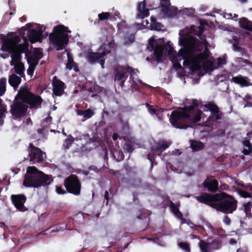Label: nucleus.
<instances>
[{"label": "nucleus", "instance_id": "obj_1", "mask_svg": "<svg viewBox=\"0 0 252 252\" xmlns=\"http://www.w3.org/2000/svg\"><path fill=\"white\" fill-rule=\"evenodd\" d=\"M179 43L184 49L179 50L175 59L177 61L184 60V66L196 67L211 55L208 48V42L205 39L200 41L196 37L189 35L180 38Z\"/></svg>", "mask_w": 252, "mask_h": 252}, {"label": "nucleus", "instance_id": "obj_2", "mask_svg": "<svg viewBox=\"0 0 252 252\" xmlns=\"http://www.w3.org/2000/svg\"><path fill=\"white\" fill-rule=\"evenodd\" d=\"M195 198L199 202L225 214H232L237 208V200L223 191L214 194L204 192Z\"/></svg>", "mask_w": 252, "mask_h": 252}, {"label": "nucleus", "instance_id": "obj_3", "mask_svg": "<svg viewBox=\"0 0 252 252\" xmlns=\"http://www.w3.org/2000/svg\"><path fill=\"white\" fill-rule=\"evenodd\" d=\"M52 176L38 170L35 166H29L27 169L23 185L26 187L37 188L39 187H47L53 181Z\"/></svg>", "mask_w": 252, "mask_h": 252}, {"label": "nucleus", "instance_id": "obj_4", "mask_svg": "<svg viewBox=\"0 0 252 252\" xmlns=\"http://www.w3.org/2000/svg\"><path fill=\"white\" fill-rule=\"evenodd\" d=\"M71 31L68 28L63 25H59L54 27L53 32L49 35L50 42L56 46L58 51L63 50L68 42V33Z\"/></svg>", "mask_w": 252, "mask_h": 252}, {"label": "nucleus", "instance_id": "obj_5", "mask_svg": "<svg viewBox=\"0 0 252 252\" xmlns=\"http://www.w3.org/2000/svg\"><path fill=\"white\" fill-rule=\"evenodd\" d=\"M190 120L189 114L183 107L173 110L169 116L171 125L179 129H185L189 127Z\"/></svg>", "mask_w": 252, "mask_h": 252}, {"label": "nucleus", "instance_id": "obj_6", "mask_svg": "<svg viewBox=\"0 0 252 252\" xmlns=\"http://www.w3.org/2000/svg\"><path fill=\"white\" fill-rule=\"evenodd\" d=\"M21 40V36L17 35L13 36L11 38L6 37L2 40L0 50L8 52L11 55L12 60L10 61V65L11 66L21 62L20 61L22 57L21 54L15 51L14 49L10 47V46L16 44L17 42H20Z\"/></svg>", "mask_w": 252, "mask_h": 252}, {"label": "nucleus", "instance_id": "obj_7", "mask_svg": "<svg viewBox=\"0 0 252 252\" xmlns=\"http://www.w3.org/2000/svg\"><path fill=\"white\" fill-rule=\"evenodd\" d=\"M23 102L30 105V108L40 107L43 99L39 95H35L26 88H21L18 94Z\"/></svg>", "mask_w": 252, "mask_h": 252}, {"label": "nucleus", "instance_id": "obj_8", "mask_svg": "<svg viewBox=\"0 0 252 252\" xmlns=\"http://www.w3.org/2000/svg\"><path fill=\"white\" fill-rule=\"evenodd\" d=\"M63 185L68 193L75 196L81 194V183L78 177L75 174H70L64 180Z\"/></svg>", "mask_w": 252, "mask_h": 252}, {"label": "nucleus", "instance_id": "obj_9", "mask_svg": "<svg viewBox=\"0 0 252 252\" xmlns=\"http://www.w3.org/2000/svg\"><path fill=\"white\" fill-rule=\"evenodd\" d=\"M10 107V112L14 119L23 117L27 114L28 106L21 100L14 101Z\"/></svg>", "mask_w": 252, "mask_h": 252}, {"label": "nucleus", "instance_id": "obj_10", "mask_svg": "<svg viewBox=\"0 0 252 252\" xmlns=\"http://www.w3.org/2000/svg\"><path fill=\"white\" fill-rule=\"evenodd\" d=\"M115 80H126L128 77V73L130 74V78L134 73L133 68L128 65H118L114 69Z\"/></svg>", "mask_w": 252, "mask_h": 252}, {"label": "nucleus", "instance_id": "obj_11", "mask_svg": "<svg viewBox=\"0 0 252 252\" xmlns=\"http://www.w3.org/2000/svg\"><path fill=\"white\" fill-rule=\"evenodd\" d=\"M30 153L29 156L30 161L34 164L41 163L43 161V152L39 148L34 146L32 143L29 145Z\"/></svg>", "mask_w": 252, "mask_h": 252}, {"label": "nucleus", "instance_id": "obj_12", "mask_svg": "<svg viewBox=\"0 0 252 252\" xmlns=\"http://www.w3.org/2000/svg\"><path fill=\"white\" fill-rule=\"evenodd\" d=\"M43 54L38 48H34V51H29L26 53L25 58L28 64H32L37 65L39 61L42 58Z\"/></svg>", "mask_w": 252, "mask_h": 252}, {"label": "nucleus", "instance_id": "obj_13", "mask_svg": "<svg viewBox=\"0 0 252 252\" xmlns=\"http://www.w3.org/2000/svg\"><path fill=\"white\" fill-rule=\"evenodd\" d=\"M11 201L16 208L21 212H25L27 210L24 206L27 198L24 194H12L11 196Z\"/></svg>", "mask_w": 252, "mask_h": 252}, {"label": "nucleus", "instance_id": "obj_14", "mask_svg": "<svg viewBox=\"0 0 252 252\" xmlns=\"http://www.w3.org/2000/svg\"><path fill=\"white\" fill-rule=\"evenodd\" d=\"M53 95L56 96H61L64 93V89L66 88L65 84L61 80L54 76L53 78Z\"/></svg>", "mask_w": 252, "mask_h": 252}, {"label": "nucleus", "instance_id": "obj_15", "mask_svg": "<svg viewBox=\"0 0 252 252\" xmlns=\"http://www.w3.org/2000/svg\"><path fill=\"white\" fill-rule=\"evenodd\" d=\"M43 31L42 26L37 27V29L30 30L27 33L30 41L32 43L41 42L42 39Z\"/></svg>", "mask_w": 252, "mask_h": 252}, {"label": "nucleus", "instance_id": "obj_16", "mask_svg": "<svg viewBox=\"0 0 252 252\" xmlns=\"http://www.w3.org/2000/svg\"><path fill=\"white\" fill-rule=\"evenodd\" d=\"M104 116H102V119L98 123L95 124V132L96 135L100 136L101 138L107 139L109 138L108 134L109 128L106 126V122L103 120Z\"/></svg>", "mask_w": 252, "mask_h": 252}, {"label": "nucleus", "instance_id": "obj_17", "mask_svg": "<svg viewBox=\"0 0 252 252\" xmlns=\"http://www.w3.org/2000/svg\"><path fill=\"white\" fill-rule=\"evenodd\" d=\"M23 39L24 40L23 43L19 44V42H17L16 44L10 46V47L14 49L15 51L19 53L21 55L23 53H25V55H26V53H28L30 51L29 49V42L27 37H25L24 35H23Z\"/></svg>", "mask_w": 252, "mask_h": 252}, {"label": "nucleus", "instance_id": "obj_18", "mask_svg": "<svg viewBox=\"0 0 252 252\" xmlns=\"http://www.w3.org/2000/svg\"><path fill=\"white\" fill-rule=\"evenodd\" d=\"M170 143L164 140L157 142L156 146L151 148L152 152H153L157 156H160L161 153L169 147Z\"/></svg>", "mask_w": 252, "mask_h": 252}, {"label": "nucleus", "instance_id": "obj_19", "mask_svg": "<svg viewBox=\"0 0 252 252\" xmlns=\"http://www.w3.org/2000/svg\"><path fill=\"white\" fill-rule=\"evenodd\" d=\"M203 186L207 189L209 192L215 193L219 189V182L216 179L210 181L206 179L203 183Z\"/></svg>", "mask_w": 252, "mask_h": 252}, {"label": "nucleus", "instance_id": "obj_20", "mask_svg": "<svg viewBox=\"0 0 252 252\" xmlns=\"http://www.w3.org/2000/svg\"><path fill=\"white\" fill-rule=\"evenodd\" d=\"M205 107L211 111L212 116L215 118V120L221 119V113L220 112L219 108L216 104L214 103L209 102L205 105Z\"/></svg>", "mask_w": 252, "mask_h": 252}, {"label": "nucleus", "instance_id": "obj_21", "mask_svg": "<svg viewBox=\"0 0 252 252\" xmlns=\"http://www.w3.org/2000/svg\"><path fill=\"white\" fill-rule=\"evenodd\" d=\"M164 45L162 44H156V47L152 50L154 51L153 58V61L159 63L161 61V58L163 56Z\"/></svg>", "mask_w": 252, "mask_h": 252}, {"label": "nucleus", "instance_id": "obj_22", "mask_svg": "<svg viewBox=\"0 0 252 252\" xmlns=\"http://www.w3.org/2000/svg\"><path fill=\"white\" fill-rule=\"evenodd\" d=\"M146 2L145 0L138 3L137 10L139 13L137 15V18L143 19L149 16V10L148 9L146 8Z\"/></svg>", "mask_w": 252, "mask_h": 252}, {"label": "nucleus", "instance_id": "obj_23", "mask_svg": "<svg viewBox=\"0 0 252 252\" xmlns=\"http://www.w3.org/2000/svg\"><path fill=\"white\" fill-rule=\"evenodd\" d=\"M231 81L239 85L241 87L249 86L251 85L249 82V78L247 77H243L241 75L233 77Z\"/></svg>", "mask_w": 252, "mask_h": 252}, {"label": "nucleus", "instance_id": "obj_24", "mask_svg": "<svg viewBox=\"0 0 252 252\" xmlns=\"http://www.w3.org/2000/svg\"><path fill=\"white\" fill-rule=\"evenodd\" d=\"M190 148L191 149L192 152H198L203 150L205 145L204 143L200 141L195 140H190Z\"/></svg>", "mask_w": 252, "mask_h": 252}, {"label": "nucleus", "instance_id": "obj_25", "mask_svg": "<svg viewBox=\"0 0 252 252\" xmlns=\"http://www.w3.org/2000/svg\"><path fill=\"white\" fill-rule=\"evenodd\" d=\"M177 8L167 5L163 6L161 9V12L167 17H173L176 15L177 13Z\"/></svg>", "mask_w": 252, "mask_h": 252}, {"label": "nucleus", "instance_id": "obj_26", "mask_svg": "<svg viewBox=\"0 0 252 252\" xmlns=\"http://www.w3.org/2000/svg\"><path fill=\"white\" fill-rule=\"evenodd\" d=\"M105 54H102L100 53L90 52L87 54L86 58L90 63H94L99 59L103 58Z\"/></svg>", "mask_w": 252, "mask_h": 252}, {"label": "nucleus", "instance_id": "obj_27", "mask_svg": "<svg viewBox=\"0 0 252 252\" xmlns=\"http://www.w3.org/2000/svg\"><path fill=\"white\" fill-rule=\"evenodd\" d=\"M21 82V78L15 74L10 75L8 79V83L14 89H17Z\"/></svg>", "mask_w": 252, "mask_h": 252}, {"label": "nucleus", "instance_id": "obj_28", "mask_svg": "<svg viewBox=\"0 0 252 252\" xmlns=\"http://www.w3.org/2000/svg\"><path fill=\"white\" fill-rule=\"evenodd\" d=\"M66 68L68 70H71L73 68L75 72L79 71L77 64L74 62L72 57L69 53L67 54V63L66 64Z\"/></svg>", "mask_w": 252, "mask_h": 252}, {"label": "nucleus", "instance_id": "obj_29", "mask_svg": "<svg viewBox=\"0 0 252 252\" xmlns=\"http://www.w3.org/2000/svg\"><path fill=\"white\" fill-rule=\"evenodd\" d=\"M239 24L241 28L248 31L252 32V22L246 18H242L240 19Z\"/></svg>", "mask_w": 252, "mask_h": 252}, {"label": "nucleus", "instance_id": "obj_30", "mask_svg": "<svg viewBox=\"0 0 252 252\" xmlns=\"http://www.w3.org/2000/svg\"><path fill=\"white\" fill-rule=\"evenodd\" d=\"M76 113L78 116H83L86 119L91 118L94 115V112L90 109L85 110L77 109Z\"/></svg>", "mask_w": 252, "mask_h": 252}, {"label": "nucleus", "instance_id": "obj_31", "mask_svg": "<svg viewBox=\"0 0 252 252\" xmlns=\"http://www.w3.org/2000/svg\"><path fill=\"white\" fill-rule=\"evenodd\" d=\"M194 112H195V114L193 116H192V114H193L194 113H189V118L190 119L189 120V123L190 122L196 123L200 121L201 120V114L202 113V111L200 110L196 109Z\"/></svg>", "mask_w": 252, "mask_h": 252}, {"label": "nucleus", "instance_id": "obj_32", "mask_svg": "<svg viewBox=\"0 0 252 252\" xmlns=\"http://www.w3.org/2000/svg\"><path fill=\"white\" fill-rule=\"evenodd\" d=\"M14 70L16 73L19 74L21 77L25 76L24 64L23 63H16L14 65Z\"/></svg>", "mask_w": 252, "mask_h": 252}, {"label": "nucleus", "instance_id": "obj_33", "mask_svg": "<svg viewBox=\"0 0 252 252\" xmlns=\"http://www.w3.org/2000/svg\"><path fill=\"white\" fill-rule=\"evenodd\" d=\"M243 145L248 149H244L243 150V153L245 155H249L252 152V145L250 143V140L247 139V138L243 141Z\"/></svg>", "mask_w": 252, "mask_h": 252}, {"label": "nucleus", "instance_id": "obj_34", "mask_svg": "<svg viewBox=\"0 0 252 252\" xmlns=\"http://www.w3.org/2000/svg\"><path fill=\"white\" fill-rule=\"evenodd\" d=\"M74 139L72 136L69 135L67 138H66L63 141V147L65 149L67 150L70 148L72 144L74 143Z\"/></svg>", "mask_w": 252, "mask_h": 252}, {"label": "nucleus", "instance_id": "obj_35", "mask_svg": "<svg viewBox=\"0 0 252 252\" xmlns=\"http://www.w3.org/2000/svg\"><path fill=\"white\" fill-rule=\"evenodd\" d=\"M210 249L218 250L221 247V241L218 239L213 240L211 242H209Z\"/></svg>", "mask_w": 252, "mask_h": 252}, {"label": "nucleus", "instance_id": "obj_36", "mask_svg": "<svg viewBox=\"0 0 252 252\" xmlns=\"http://www.w3.org/2000/svg\"><path fill=\"white\" fill-rule=\"evenodd\" d=\"M198 106V102L197 100L193 99L192 100V105H190L189 107H184L183 108L187 111L188 113H194L195 108H197Z\"/></svg>", "mask_w": 252, "mask_h": 252}, {"label": "nucleus", "instance_id": "obj_37", "mask_svg": "<svg viewBox=\"0 0 252 252\" xmlns=\"http://www.w3.org/2000/svg\"><path fill=\"white\" fill-rule=\"evenodd\" d=\"M6 79L2 77L0 79V96H3L6 92Z\"/></svg>", "mask_w": 252, "mask_h": 252}, {"label": "nucleus", "instance_id": "obj_38", "mask_svg": "<svg viewBox=\"0 0 252 252\" xmlns=\"http://www.w3.org/2000/svg\"><path fill=\"white\" fill-rule=\"evenodd\" d=\"M113 17L110 12H103L98 15V22L99 21H104L110 19L111 20Z\"/></svg>", "mask_w": 252, "mask_h": 252}, {"label": "nucleus", "instance_id": "obj_39", "mask_svg": "<svg viewBox=\"0 0 252 252\" xmlns=\"http://www.w3.org/2000/svg\"><path fill=\"white\" fill-rule=\"evenodd\" d=\"M2 100L0 98V125L3 123V118L4 117V113L6 112V105L2 104Z\"/></svg>", "mask_w": 252, "mask_h": 252}, {"label": "nucleus", "instance_id": "obj_40", "mask_svg": "<svg viewBox=\"0 0 252 252\" xmlns=\"http://www.w3.org/2000/svg\"><path fill=\"white\" fill-rule=\"evenodd\" d=\"M199 246L201 252H208L209 250H210L209 242H206L204 240H200Z\"/></svg>", "mask_w": 252, "mask_h": 252}, {"label": "nucleus", "instance_id": "obj_41", "mask_svg": "<svg viewBox=\"0 0 252 252\" xmlns=\"http://www.w3.org/2000/svg\"><path fill=\"white\" fill-rule=\"evenodd\" d=\"M113 156L117 161H120L124 159V154L121 150H115L113 153Z\"/></svg>", "mask_w": 252, "mask_h": 252}, {"label": "nucleus", "instance_id": "obj_42", "mask_svg": "<svg viewBox=\"0 0 252 252\" xmlns=\"http://www.w3.org/2000/svg\"><path fill=\"white\" fill-rule=\"evenodd\" d=\"M111 45L110 43L103 44L101 46V49L102 52H100V54H105V56L111 52Z\"/></svg>", "mask_w": 252, "mask_h": 252}, {"label": "nucleus", "instance_id": "obj_43", "mask_svg": "<svg viewBox=\"0 0 252 252\" xmlns=\"http://www.w3.org/2000/svg\"><path fill=\"white\" fill-rule=\"evenodd\" d=\"M208 58L203 61L201 63H203V67L204 69H210L213 68V63L210 60H207Z\"/></svg>", "mask_w": 252, "mask_h": 252}, {"label": "nucleus", "instance_id": "obj_44", "mask_svg": "<svg viewBox=\"0 0 252 252\" xmlns=\"http://www.w3.org/2000/svg\"><path fill=\"white\" fill-rule=\"evenodd\" d=\"M178 246L185 252H190V246L189 243L186 242H180Z\"/></svg>", "mask_w": 252, "mask_h": 252}, {"label": "nucleus", "instance_id": "obj_45", "mask_svg": "<svg viewBox=\"0 0 252 252\" xmlns=\"http://www.w3.org/2000/svg\"><path fill=\"white\" fill-rule=\"evenodd\" d=\"M157 156L155 153H154L153 152H152L151 151V152L149 153L147 155V158L151 162V166L152 167L154 163H155L156 164H157L156 162H155V157Z\"/></svg>", "mask_w": 252, "mask_h": 252}, {"label": "nucleus", "instance_id": "obj_46", "mask_svg": "<svg viewBox=\"0 0 252 252\" xmlns=\"http://www.w3.org/2000/svg\"><path fill=\"white\" fill-rule=\"evenodd\" d=\"M233 39L234 41L232 45L233 50L234 51H239V50L241 47L239 46V42L237 37L236 36H234Z\"/></svg>", "mask_w": 252, "mask_h": 252}, {"label": "nucleus", "instance_id": "obj_47", "mask_svg": "<svg viewBox=\"0 0 252 252\" xmlns=\"http://www.w3.org/2000/svg\"><path fill=\"white\" fill-rule=\"evenodd\" d=\"M251 206H252V203L251 202H247L244 204V212L246 213L247 216H248V214H250L251 213Z\"/></svg>", "mask_w": 252, "mask_h": 252}, {"label": "nucleus", "instance_id": "obj_48", "mask_svg": "<svg viewBox=\"0 0 252 252\" xmlns=\"http://www.w3.org/2000/svg\"><path fill=\"white\" fill-rule=\"evenodd\" d=\"M56 191L59 194H66L67 191L65 190L62 185L56 186Z\"/></svg>", "mask_w": 252, "mask_h": 252}, {"label": "nucleus", "instance_id": "obj_49", "mask_svg": "<svg viewBox=\"0 0 252 252\" xmlns=\"http://www.w3.org/2000/svg\"><path fill=\"white\" fill-rule=\"evenodd\" d=\"M29 66L27 69V74L32 77L33 74L35 67L37 65L32 64H29Z\"/></svg>", "mask_w": 252, "mask_h": 252}, {"label": "nucleus", "instance_id": "obj_50", "mask_svg": "<svg viewBox=\"0 0 252 252\" xmlns=\"http://www.w3.org/2000/svg\"><path fill=\"white\" fill-rule=\"evenodd\" d=\"M169 206L173 214L177 213L179 210L178 207L172 201H169Z\"/></svg>", "mask_w": 252, "mask_h": 252}, {"label": "nucleus", "instance_id": "obj_51", "mask_svg": "<svg viewBox=\"0 0 252 252\" xmlns=\"http://www.w3.org/2000/svg\"><path fill=\"white\" fill-rule=\"evenodd\" d=\"M163 27V26L161 23L157 22L155 24H153V25L151 26L152 29L156 31L161 30Z\"/></svg>", "mask_w": 252, "mask_h": 252}, {"label": "nucleus", "instance_id": "obj_52", "mask_svg": "<svg viewBox=\"0 0 252 252\" xmlns=\"http://www.w3.org/2000/svg\"><path fill=\"white\" fill-rule=\"evenodd\" d=\"M226 63V61L225 57H219L217 59V65L218 66H221V65Z\"/></svg>", "mask_w": 252, "mask_h": 252}, {"label": "nucleus", "instance_id": "obj_53", "mask_svg": "<svg viewBox=\"0 0 252 252\" xmlns=\"http://www.w3.org/2000/svg\"><path fill=\"white\" fill-rule=\"evenodd\" d=\"M117 27L119 31H123V29L127 28V25L125 21H122L118 24Z\"/></svg>", "mask_w": 252, "mask_h": 252}, {"label": "nucleus", "instance_id": "obj_54", "mask_svg": "<svg viewBox=\"0 0 252 252\" xmlns=\"http://www.w3.org/2000/svg\"><path fill=\"white\" fill-rule=\"evenodd\" d=\"M124 149L126 150L127 152L131 153L134 150V148L131 144L129 143H126L124 146Z\"/></svg>", "mask_w": 252, "mask_h": 252}, {"label": "nucleus", "instance_id": "obj_55", "mask_svg": "<svg viewBox=\"0 0 252 252\" xmlns=\"http://www.w3.org/2000/svg\"><path fill=\"white\" fill-rule=\"evenodd\" d=\"M146 106L148 109L149 112L151 115H154L156 113V111L157 109H155L153 105H151L148 103H147Z\"/></svg>", "mask_w": 252, "mask_h": 252}, {"label": "nucleus", "instance_id": "obj_56", "mask_svg": "<svg viewBox=\"0 0 252 252\" xmlns=\"http://www.w3.org/2000/svg\"><path fill=\"white\" fill-rule=\"evenodd\" d=\"M239 194L244 198H250L251 195V194L247 191H245L243 190H238Z\"/></svg>", "mask_w": 252, "mask_h": 252}, {"label": "nucleus", "instance_id": "obj_57", "mask_svg": "<svg viewBox=\"0 0 252 252\" xmlns=\"http://www.w3.org/2000/svg\"><path fill=\"white\" fill-rule=\"evenodd\" d=\"M26 29H25V27H23L19 31L20 34H22V35H24V32L25 30H27L28 29H30L32 27V25L31 23H28L26 25Z\"/></svg>", "mask_w": 252, "mask_h": 252}, {"label": "nucleus", "instance_id": "obj_58", "mask_svg": "<svg viewBox=\"0 0 252 252\" xmlns=\"http://www.w3.org/2000/svg\"><path fill=\"white\" fill-rule=\"evenodd\" d=\"M160 6L161 8H163V6L167 5L168 6H171V3L170 0H160Z\"/></svg>", "mask_w": 252, "mask_h": 252}, {"label": "nucleus", "instance_id": "obj_59", "mask_svg": "<svg viewBox=\"0 0 252 252\" xmlns=\"http://www.w3.org/2000/svg\"><path fill=\"white\" fill-rule=\"evenodd\" d=\"M239 52L241 53L242 56L245 57L246 58L250 57V55L248 54L247 51L245 48L241 47Z\"/></svg>", "mask_w": 252, "mask_h": 252}, {"label": "nucleus", "instance_id": "obj_60", "mask_svg": "<svg viewBox=\"0 0 252 252\" xmlns=\"http://www.w3.org/2000/svg\"><path fill=\"white\" fill-rule=\"evenodd\" d=\"M163 112V109L162 108H160L159 109H157L156 111V113L155 114L157 117L160 120H161V115L162 113Z\"/></svg>", "mask_w": 252, "mask_h": 252}, {"label": "nucleus", "instance_id": "obj_61", "mask_svg": "<svg viewBox=\"0 0 252 252\" xmlns=\"http://www.w3.org/2000/svg\"><path fill=\"white\" fill-rule=\"evenodd\" d=\"M168 53L169 55H171L174 57V59L175 58L176 55H177V52L172 46H169Z\"/></svg>", "mask_w": 252, "mask_h": 252}, {"label": "nucleus", "instance_id": "obj_62", "mask_svg": "<svg viewBox=\"0 0 252 252\" xmlns=\"http://www.w3.org/2000/svg\"><path fill=\"white\" fill-rule=\"evenodd\" d=\"M155 40L154 38H150L149 40V44L151 48L150 51H152L153 49H154L156 47V45L155 44Z\"/></svg>", "mask_w": 252, "mask_h": 252}, {"label": "nucleus", "instance_id": "obj_63", "mask_svg": "<svg viewBox=\"0 0 252 252\" xmlns=\"http://www.w3.org/2000/svg\"><path fill=\"white\" fill-rule=\"evenodd\" d=\"M223 222L226 225H228L231 223V220L228 216L225 215L223 218Z\"/></svg>", "mask_w": 252, "mask_h": 252}, {"label": "nucleus", "instance_id": "obj_64", "mask_svg": "<svg viewBox=\"0 0 252 252\" xmlns=\"http://www.w3.org/2000/svg\"><path fill=\"white\" fill-rule=\"evenodd\" d=\"M134 36L131 35L130 36L127 37L125 41L126 44H130L134 42Z\"/></svg>", "mask_w": 252, "mask_h": 252}]
</instances>
